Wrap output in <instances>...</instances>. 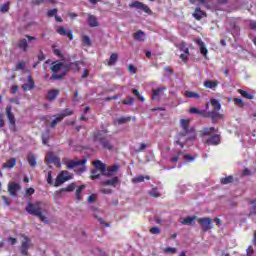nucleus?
I'll return each mask as SVG.
<instances>
[{
    "label": "nucleus",
    "instance_id": "f257e3e1",
    "mask_svg": "<svg viewBox=\"0 0 256 256\" xmlns=\"http://www.w3.org/2000/svg\"><path fill=\"white\" fill-rule=\"evenodd\" d=\"M191 119H181L180 127L183 130V133H179L176 136L175 145L179 149H183L185 145L189 147L195 139H197V133L193 127H190Z\"/></svg>",
    "mask_w": 256,
    "mask_h": 256
},
{
    "label": "nucleus",
    "instance_id": "f03ea898",
    "mask_svg": "<svg viewBox=\"0 0 256 256\" xmlns=\"http://www.w3.org/2000/svg\"><path fill=\"white\" fill-rule=\"evenodd\" d=\"M93 165L95 169L92 170V179H99L101 176L113 177V175L119 171V166L114 165L107 168L100 160L94 161Z\"/></svg>",
    "mask_w": 256,
    "mask_h": 256
},
{
    "label": "nucleus",
    "instance_id": "7ed1b4c3",
    "mask_svg": "<svg viewBox=\"0 0 256 256\" xmlns=\"http://www.w3.org/2000/svg\"><path fill=\"white\" fill-rule=\"evenodd\" d=\"M26 212L29 215H34V217H39L43 223H49V219L45 216L47 208H45V203L41 201L34 203L28 202L26 205Z\"/></svg>",
    "mask_w": 256,
    "mask_h": 256
},
{
    "label": "nucleus",
    "instance_id": "20e7f679",
    "mask_svg": "<svg viewBox=\"0 0 256 256\" xmlns=\"http://www.w3.org/2000/svg\"><path fill=\"white\" fill-rule=\"evenodd\" d=\"M202 137H209L206 140V143L209 145H219L221 143V135L217 134L215 127L204 128L202 130Z\"/></svg>",
    "mask_w": 256,
    "mask_h": 256
},
{
    "label": "nucleus",
    "instance_id": "39448f33",
    "mask_svg": "<svg viewBox=\"0 0 256 256\" xmlns=\"http://www.w3.org/2000/svg\"><path fill=\"white\" fill-rule=\"evenodd\" d=\"M71 179H73V174L69 173L67 170H63L56 177L54 187H61L63 183H67V181H71Z\"/></svg>",
    "mask_w": 256,
    "mask_h": 256
},
{
    "label": "nucleus",
    "instance_id": "423d86ee",
    "mask_svg": "<svg viewBox=\"0 0 256 256\" xmlns=\"http://www.w3.org/2000/svg\"><path fill=\"white\" fill-rule=\"evenodd\" d=\"M51 71H53L51 79H62L63 75H65V73L67 71V66H65V65H53L51 67Z\"/></svg>",
    "mask_w": 256,
    "mask_h": 256
},
{
    "label": "nucleus",
    "instance_id": "0eeeda50",
    "mask_svg": "<svg viewBox=\"0 0 256 256\" xmlns=\"http://www.w3.org/2000/svg\"><path fill=\"white\" fill-rule=\"evenodd\" d=\"M33 247V243L31 242V239L27 236H23L22 242H21V253L25 256L29 255V249Z\"/></svg>",
    "mask_w": 256,
    "mask_h": 256
},
{
    "label": "nucleus",
    "instance_id": "6e6552de",
    "mask_svg": "<svg viewBox=\"0 0 256 256\" xmlns=\"http://www.w3.org/2000/svg\"><path fill=\"white\" fill-rule=\"evenodd\" d=\"M47 165H55L56 167H61V159L55 156L53 152H48L45 157Z\"/></svg>",
    "mask_w": 256,
    "mask_h": 256
},
{
    "label": "nucleus",
    "instance_id": "1a4fd4ad",
    "mask_svg": "<svg viewBox=\"0 0 256 256\" xmlns=\"http://www.w3.org/2000/svg\"><path fill=\"white\" fill-rule=\"evenodd\" d=\"M129 7H132L134 9H139L140 11H143L144 13H147V15H151L153 12L151 11V8L147 6V4H144L139 1H134L131 4H129Z\"/></svg>",
    "mask_w": 256,
    "mask_h": 256
},
{
    "label": "nucleus",
    "instance_id": "9d476101",
    "mask_svg": "<svg viewBox=\"0 0 256 256\" xmlns=\"http://www.w3.org/2000/svg\"><path fill=\"white\" fill-rule=\"evenodd\" d=\"M69 115H73V111L66 109L63 111V113L58 114L56 118L51 122L50 126L55 127L57 123H61L65 117H69Z\"/></svg>",
    "mask_w": 256,
    "mask_h": 256
},
{
    "label": "nucleus",
    "instance_id": "9b49d317",
    "mask_svg": "<svg viewBox=\"0 0 256 256\" xmlns=\"http://www.w3.org/2000/svg\"><path fill=\"white\" fill-rule=\"evenodd\" d=\"M12 109L13 108L11 107V105H8L6 107V116L8 117L10 123L9 127L11 131H15V115L13 114Z\"/></svg>",
    "mask_w": 256,
    "mask_h": 256
},
{
    "label": "nucleus",
    "instance_id": "f8f14e48",
    "mask_svg": "<svg viewBox=\"0 0 256 256\" xmlns=\"http://www.w3.org/2000/svg\"><path fill=\"white\" fill-rule=\"evenodd\" d=\"M66 167L68 169H75V167H79L81 165H85L87 163V159L82 160H64Z\"/></svg>",
    "mask_w": 256,
    "mask_h": 256
},
{
    "label": "nucleus",
    "instance_id": "ddd939ff",
    "mask_svg": "<svg viewBox=\"0 0 256 256\" xmlns=\"http://www.w3.org/2000/svg\"><path fill=\"white\" fill-rule=\"evenodd\" d=\"M56 32L58 33V35H62L64 37H68V39L70 41H73V31L71 30H67L65 29V27L63 26H59L57 29H56Z\"/></svg>",
    "mask_w": 256,
    "mask_h": 256
},
{
    "label": "nucleus",
    "instance_id": "4468645a",
    "mask_svg": "<svg viewBox=\"0 0 256 256\" xmlns=\"http://www.w3.org/2000/svg\"><path fill=\"white\" fill-rule=\"evenodd\" d=\"M21 190V185L15 183V182H10L8 184V192L12 197H17V192Z\"/></svg>",
    "mask_w": 256,
    "mask_h": 256
},
{
    "label": "nucleus",
    "instance_id": "2eb2a0df",
    "mask_svg": "<svg viewBox=\"0 0 256 256\" xmlns=\"http://www.w3.org/2000/svg\"><path fill=\"white\" fill-rule=\"evenodd\" d=\"M119 183H120L119 177L115 176L111 179L103 180L101 182V185H103L104 187H117Z\"/></svg>",
    "mask_w": 256,
    "mask_h": 256
},
{
    "label": "nucleus",
    "instance_id": "dca6fc26",
    "mask_svg": "<svg viewBox=\"0 0 256 256\" xmlns=\"http://www.w3.org/2000/svg\"><path fill=\"white\" fill-rule=\"evenodd\" d=\"M198 223L201 225L203 231H209L212 228L210 218H199Z\"/></svg>",
    "mask_w": 256,
    "mask_h": 256
},
{
    "label": "nucleus",
    "instance_id": "f3484780",
    "mask_svg": "<svg viewBox=\"0 0 256 256\" xmlns=\"http://www.w3.org/2000/svg\"><path fill=\"white\" fill-rule=\"evenodd\" d=\"M27 78H28V81H27V83H24L22 85V89L24 91H31V90L35 89V82H33V78H31V75H28Z\"/></svg>",
    "mask_w": 256,
    "mask_h": 256
},
{
    "label": "nucleus",
    "instance_id": "a211bd4d",
    "mask_svg": "<svg viewBox=\"0 0 256 256\" xmlns=\"http://www.w3.org/2000/svg\"><path fill=\"white\" fill-rule=\"evenodd\" d=\"M87 23L89 27H99V21L97 20L96 16L93 14H87Z\"/></svg>",
    "mask_w": 256,
    "mask_h": 256
},
{
    "label": "nucleus",
    "instance_id": "6ab92c4d",
    "mask_svg": "<svg viewBox=\"0 0 256 256\" xmlns=\"http://www.w3.org/2000/svg\"><path fill=\"white\" fill-rule=\"evenodd\" d=\"M59 93H61L59 89H52L48 91L46 99H48V101H55V99H57V97L59 96Z\"/></svg>",
    "mask_w": 256,
    "mask_h": 256
},
{
    "label": "nucleus",
    "instance_id": "aec40b11",
    "mask_svg": "<svg viewBox=\"0 0 256 256\" xmlns=\"http://www.w3.org/2000/svg\"><path fill=\"white\" fill-rule=\"evenodd\" d=\"M196 43L200 47L201 55H203V57H205V59H207V53L209 51L207 50V47H205V43L203 42V40L197 39Z\"/></svg>",
    "mask_w": 256,
    "mask_h": 256
},
{
    "label": "nucleus",
    "instance_id": "412c9836",
    "mask_svg": "<svg viewBox=\"0 0 256 256\" xmlns=\"http://www.w3.org/2000/svg\"><path fill=\"white\" fill-rule=\"evenodd\" d=\"M212 119V121H217V119H221V113H219V110H213L210 112H206V116Z\"/></svg>",
    "mask_w": 256,
    "mask_h": 256
},
{
    "label": "nucleus",
    "instance_id": "4be33fe9",
    "mask_svg": "<svg viewBox=\"0 0 256 256\" xmlns=\"http://www.w3.org/2000/svg\"><path fill=\"white\" fill-rule=\"evenodd\" d=\"M192 15L197 19V21H201L203 17L207 16V14L204 11H202L201 8H195V12Z\"/></svg>",
    "mask_w": 256,
    "mask_h": 256
},
{
    "label": "nucleus",
    "instance_id": "5701e85b",
    "mask_svg": "<svg viewBox=\"0 0 256 256\" xmlns=\"http://www.w3.org/2000/svg\"><path fill=\"white\" fill-rule=\"evenodd\" d=\"M95 141H99L101 143V145H103V147H105L106 149H109V151H111V149H113V146L111 144H109V142L105 141V139L100 138L98 135H95Z\"/></svg>",
    "mask_w": 256,
    "mask_h": 256
},
{
    "label": "nucleus",
    "instance_id": "b1692460",
    "mask_svg": "<svg viewBox=\"0 0 256 256\" xmlns=\"http://www.w3.org/2000/svg\"><path fill=\"white\" fill-rule=\"evenodd\" d=\"M133 37L135 41H139L140 43H143V41H145V32H143L142 30H139L138 32L133 34Z\"/></svg>",
    "mask_w": 256,
    "mask_h": 256
},
{
    "label": "nucleus",
    "instance_id": "393cba45",
    "mask_svg": "<svg viewBox=\"0 0 256 256\" xmlns=\"http://www.w3.org/2000/svg\"><path fill=\"white\" fill-rule=\"evenodd\" d=\"M176 47L179 49V51H182L183 53H186L187 55H191L189 52V47H187V43L185 42H180L176 44Z\"/></svg>",
    "mask_w": 256,
    "mask_h": 256
},
{
    "label": "nucleus",
    "instance_id": "a878e982",
    "mask_svg": "<svg viewBox=\"0 0 256 256\" xmlns=\"http://www.w3.org/2000/svg\"><path fill=\"white\" fill-rule=\"evenodd\" d=\"M189 113L201 115V117H207V111L206 110H199L198 108L192 107L189 110Z\"/></svg>",
    "mask_w": 256,
    "mask_h": 256
},
{
    "label": "nucleus",
    "instance_id": "bb28decb",
    "mask_svg": "<svg viewBox=\"0 0 256 256\" xmlns=\"http://www.w3.org/2000/svg\"><path fill=\"white\" fill-rule=\"evenodd\" d=\"M17 164V159L11 158L2 165L3 169H13V166Z\"/></svg>",
    "mask_w": 256,
    "mask_h": 256
},
{
    "label": "nucleus",
    "instance_id": "cd10ccee",
    "mask_svg": "<svg viewBox=\"0 0 256 256\" xmlns=\"http://www.w3.org/2000/svg\"><path fill=\"white\" fill-rule=\"evenodd\" d=\"M71 191H75V183H72L70 185H68L66 188H62L59 191H57V195H61V193H71Z\"/></svg>",
    "mask_w": 256,
    "mask_h": 256
},
{
    "label": "nucleus",
    "instance_id": "c85d7f7f",
    "mask_svg": "<svg viewBox=\"0 0 256 256\" xmlns=\"http://www.w3.org/2000/svg\"><path fill=\"white\" fill-rule=\"evenodd\" d=\"M195 219H197L196 216H188L186 218H180V223H182V225H191V223H193Z\"/></svg>",
    "mask_w": 256,
    "mask_h": 256
},
{
    "label": "nucleus",
    "instance_id": "c756f323",
    "mask_svg": "<svg viewBox=\"0 0 256 256\" xmlns=\"http://www.w3.org/2000/svg\"><path fill=\"white\" fill-rule=\"evenodd\" d=\"M166 88H158L156 90H153L152 99L153 101L159 99L161 95H163V91H165Z\"/></svg>",
    "mask_w": 256,
    "mask_h": 256
},
{
    "label": "nucleus",
    "instance_id": "7c9ffc66",
    "mask_svg": "<svg viewBox=\"0 0 256 256\" xmlns=\"http://www.w3.org/2000/svg\"><path fill=\"white\" fill-rule=\"evenodd\" d=\"M18 47L22 49L24 52H27V50L29 49V44H27V39L24 38L19 40Z\"/></svg>",
    "mask_w": 256,
    "mask_h": 256
},
{
    "label": "nucleus",
    "instance_id": "2f4dec72",
    "mask_svg": "<svg viewBox=\"0 0 256 256\" xmlns=\"http://www.w3.org/2000/svg\"><path fill=\"white\" fill-rule=\"evenodd\" d=\"M183 158V152L177 151L175 154L172 155L170 161L171 163H178L179 159Z\"/></svg>",
    "mask_w": 256,
    "mask_h": 256
},
{
    "label": "nucleus",
    "instance_id": "473e14b6",
    "mask_svg": "<svg viewBox=\"0 0 256 256\" xmlns=\"http://www.w3.org/2000/svg\"><path fill=\"white\" fill-rule=\"evenodd\" d=\"M82 45L84 47H91V38L87 35L81 36Z\"/></svg>",
    "mask_w": 256,
    "mask_h": 256
},
{
    "label": "nucleus",
    "instance_id": "72a5a7b5",
    "mask_svg": "<svg viewBox=\"0 0 256 256\" xmlns=\"http://www.w3.org/2000/svg\"><path fill=\"white\" fill-rule=\"evenodd\" d=\"M27 161L31 167H35V165H37V160L35 158V155L32 153L28 154Z\"/></svg>",
    "mask_w": 256,
    "mask_h": 256
},
{
    "label": "nucleus",
    "instance_id": "f704fd0d",
    "mask_svg": "<svg viewBox=\"0 0 256 256\" xmlns=\"http://www.w3.org/2000/svg\"><path fill=\"white\" fill-rule=\"evenodd\" d=\"M83 189H85V185H81L77 188L76 190V199L77 201H81V199H83Z\"/></svg>",
    "mask_w": 256,
    "mask_h": 256
},
{
    "label": "nucleus",
    "instance_id": "c9c22d12",
    "mask_svg": "<svg viewBox=\"0 0 256 256\" xmlns=\"http://www.w3.org/2000/svg\"><path fill=\"white\" fill-rule=\"evenodd\" d=\"M238 93H240V95H242V97L245 99H255V96L247 91L239 89Z\"/></svg>",
    "mask_w": 256,
    "mask_h": 256
},
{
    "label": "nucleus",
    "instance_id": "e433bc0d",
    "mask_svg": "<svg viewBox=\"0 0 256 256\" xmlns=\"http://www.w3.org/2000/svg\"><path fill=\"white\" fill-rule=\"evenodd\" d=\"M204 86L207 89H215L217 87V82L211 81V80H207V81L204 82Z\"/></svg>",
    "mask_w": 256,
    "mask_h": 256
},
{
    "label": "nucleus",
    "instance_id": "4c0bfd02",
    "mask_svg": "<svg viewBox=\"0 0 256 256\" xmlns=\"http://www.w3.org/2000/svg\"><path fill=\"white\" fill-rule=\"evenodd\" d=\"M211 105L213 107V110L220 111L221 110V103L217 99L211 100Z\"/></svg>",
    "mask_w": 256,
    "mask_h": 256
},
{
    "label": "nucleus",
    "instance_id": "58836bf2",
    "mask_svg": "<svg viewBox=\"0 0 256 256\" xmlns=\"http://www.w3.org/2000/svg\"><path fill=\"white\" fill-rule=\"evenodd\" d=\"M145 179H148L149 180V176H136L134 178H132V183H143V181H145Z\"/></svg>",
    "mask_w": 256,
    "mask_h": 256
},
{
    "label": "nucleus",
    "instance_id": "ea45409f",
    "mask_svg": "<svg viewBox=\"0 0 256 256\" xmlns=\"http://www.w3.org/2000/svg\"><path fill=\"white\" fill-rule=\"evenodd\" d=\"M185 96L188 97V99H199V94L196 92H191V91H185L184 92Z\"/></svg>",
    "mask_w": 256,
    "mask_h": 256
},
{
    "label": "nucleus",
    "instance_id": "a19ab883",
    "mask_svg": "<svg viewBox=\"0 0 256 256\" xmlns=\"http://www.w3.org/2000/svg\"><path fill=\"white\" fill-rule=\"evenodd\" d=\"M182 159L187 163H193L195 161V156H191L190 154H182Z\"/></svg>",
    "mask_w": 256,
    "mask_h": 256
},
{
    "label": "nucleus",
    "instance_id": "79ce46f5",
    "mask_svg": "<svg viewBox=\"0 0 256 256\" xmlns=\"http://www.w3.org/2000/svg\"><path fill=\"white\" fill-rule=\"evenodd\" d=\"M118 125H124V123H129V121H131V117L127 116V117H121L118 118L117 120Z\"/></svg>",
    "mask_w": 256,
    "mask_h": 256
},
{
    "label": "nucleus",
    "instance_id": "37998d69",
    "mask_svg": "<svg viewBox=\"0 0 256 256\" xmlns=\"http://www.w3.org/2000/svg\"><path fill=\"white\" fill-rule=\"evenodd\" d=\"M150 195L151 197H161V192H159V189L157 188H152L150 190Z\"/></svg>",
    "mask_w": 256,
    "mask_h": 256
},
{
    "label": "nucleus",
    "instance_id": "c03bdc74",
    "mask_svg": "<svg viewBox=\"0 0 256 256\" xmlns=\"http://www.w3.org/2000/svg\"><path fill=\"white\" fill-rule=\"evenodd\" d=\"M232 182H233V176H228L226 178L221 179V183L223 185H229V183H232Z\"/></svg>",
    "mask_w": 256,
    "mask_h": 256
},
{
    "label": "nucleus",
    "instance_id": "a18cd8bd",
    "mask_svg": "<svg viewBox=\"0 0 256 256\" xmlns=\"http://www.w3.org/2000/svg\"><path fill=\"white\" fill-rule=\"evenodd\" d=\"M1 13H7L9 11V2L2 4L0 6Z\"/></svg>",
    "mask_w": 256,
    "mask_h": 256
},
{
    "label": "nucleus",
    "instance_id": "49530a36",
    "mask_svg": "<svg viewBox=\"0 0 256 256\" xmlns=\"http://www.w3.org/2000/svg\"><path fill=\"white\" fill-rule=\"evenodd\" d=\"M117 59H118V56L117 54H112L110 56V60H109V65H115V63H117Z\"/></svg>",
    "mask_w": 256,
    "mask_h": 256
},
{
    "label": "nucleus",
    "instance_id": "de8ad7c7",
    "mask_svg": "<svg viewBox=\"0 0 256 256\" xmlns=\"http://www.w3.org/2000/svg\"><path fill=\"white\" fill-rule=\"evenodd\" d=\"M190 3H192V5H207V0H190Z\"/></svg>",
    "mask_w": 256,
    "mask_h": 256
},
{
    "label": "nucleus",
    "instance_id": "09e8293b",
    "mask_svg": "<svg viewBox=\"0 0 256 256\" xmlns=\"http://www.w3.org/2000/svg\"><path fill=\"white\" fill-rule=\"evenodd\" d=\"M100 193H103L104 195H111L113 193V190L109 188H102L100 189Z\"/></svg>",
    "mask_w": 256,
    "mask_h": 256
},
{
    "label": "nucleus",
    "instance_id": "8fccbe9b",
    "mask_svg": "<svg viewBox=\"0 0 256 256\" xmlns=\"http://www.w3.org/2000/svg\"><path fill=\"white\" fill-rule=\"evenodd\" d=\"M150 233L152 235H159V233H161V230L159 229V227H153L150 229Z\"/></svg>",
    "mask_w": 256,
    "mask_h": 256
},
{
    "label": "nucleus",
    "instance_id": "3c124183",
    "mask_svg": "<svg viewBox=\"0 0 256 256\" xmlns=\"http://www.w3.org/2000/svg\"><path fill=\"white\" fill-rule=\"evenodd\" d=\"M147 149V144L141 143L139 144V147L136 149V152L139 153L140 151H145Z\"/></svg>",
    "mask_w": 256,
    "mask_h": 256
},
{
    "label": "nucleus",
    "instance_id": "603ef678",
    "mask_svg": "<svg viewBox=\"0 0 256 256\" xmlns=\"http://www.w3.org/2000/svg\"><path fill=\"white\" fill-rule=\"evenodd\" d=\"M133 98L132 97H128L127 99L123 100V104L124 105H133Z\"/></svg>",
    "mask_w": 256,
    "mask_h": 256
},
{
    "label": "nucleus",
    "instance_id": "864d4df0",
    "mask_svg": "<svg viewBox=\"0 0 256 256\" xmlns=\"http://www.w3.org/2000/svg\"><path fill=\"white\" fill-rule=\"evenodd\" d=\"M190 55L191 54H187V53L181 54L180 59H182V61H184V63H187V60L189 59Z\"/></svg>",
    "mask_w": 256,
    "mask_h": 256
},
{
    "label": "nucleus",
    "instance_id": "5fc2aeb1",
    "mask_svg": "<svg viewBox=\"0 0 256 256\" xmlns=\"http://www.w3.org/2000/svg\"><path fill=\"white\" fill-rule=\"evenodd\" d=\"M96 199H97V195L92 194L88 197V203H95Z\"/></svg>",
    "mask_w": 256,
    "mask_h": 256
},
{
    "label": "nucleus",
    "instance_id": "6e6d98bb",
    "mask_svg": "<svg viewBox=\"0 0 256 256\" xmlns=\"http://www.w3.org/2000/svg\"><path fill=\"white\" fill-rule=\"evenodd\" d=\"M133 93L136 97H138V99H140V101H145V99L143 97H141V94H139V90L134 89Z\"/></svg>",
    "mask_w": 256,
    "mask_h": 256
},
{
    "label": "nucleus",
    "instance_id": "4d7b16f0",
    "mask_svg": "<svg viewBox=\"0 0 256 256\" xmlns=\"http://www.w3.org/2000/svg\"><path fill=\"white\" fill-rule=\"evenodd\" d=\"M234 103H235V105H238L239 107H243V100H241L240 98H235Z\"/></svg>",
    "mask_w": 256,
    "mask_h": 256
},
{
    "label": "nucleus",
    "instance_id": "13d9d810",
    "mask_svg": "<svg viewBox=\"0 0 256 256\" xmlns=\"http://www.w3.org/2000/svg\"><path fill=\"white\" fill-rule=\"evenodd\" d=\"M48 17H53L55 15H57V9H52L50 11L47 12Z\"/></svg>",
    "mask_w": 256,
    "mask_h": 256
},
{
    "label": "nucleus",
    "instance_id": "bf43d9fd",
    "mask_svg": "<svg viewBox=\"0 0 256 256\" xmlns=\"http://www.w3.org/2000/svg\"><path fill=\"white\" fill-rule=\"evenodd\" d=\"M128 71H130V73H137V67H135V65H129Z\"/></svg>",
    "mask_w": 256,
    "mask_h": 256
},
{
    "label": "nucleus",
    "instance_id": "052dcab7",
    "mask_svg": "<svg viewBox=\"0 0 256 256\" xmlns=\"http://www.w3.org/2000/svg\"><path fill=\"white\" fill-rule=\"evenodd\" d=\"M38 60L39 61H45V54H43V51H40L38 54Z\"/></svg>",
    "mask_w": 256,
    "mask_h": 256
},
{
    "label": "nucleus",
    "instance_id": "680f3d73",
    "mask_svg": "<svg viewBox=\"0 0 256 256\" xmlns=\"http://www.w3.org/2000/svg\"><path fill=\"white\" fill-rule=\"evenodd\" d=\"M2 199L5 205H11V199L7 198V196H2Z\"/></svg>",
    "mask_w": 256,
    "mask_h": 256
},
{
    "label": "nucleus",
    "instance_id": "e2e57ef3",
    "mask_svg": "<svg viewBox=\"0 0 256 256\" xmlns=\"http://www.w3.org/2000/svg\"><path fill=\"white\" fill-rule=\"evenodd\" d=\"M165 252H166V253H176V252H177V249L168 247V248L165 249Z\"/></svg>",
    "mask_w": 256,
    "mask_h": 256
},
{
    "label": "nucleus",
    "instance_id": "0e129e2a",
    "mask_svg": "<svg viewBox=\"0 0 256 256\" xmlns=\"http://www.w3.org/2000/svg\"><path fill=\"white\" fill-rule=\"evenodd\" d=\"M8 243L10 245H15V243H17V239L10 237V238H8Z\"/></svg>",
    "mask_w": 256,
    "mask_h": 256
},
{
    "label": "nucleus",
    "instance_id": "69168bd1",
    "mask_svg": "<svg viewBox=\"0 0 256 256\" xmlns=\"http://www.w3.org/2000/svg\"><path fill=\"white\" fill-rule=\"evenodd\" d=\"M47 183H49V185L53 183V176L51 175V172L48 173Z\"/></svg>",
    "mask_w": 256,
    "mask_h": 256
},
{
    "label": "nucleus",
    "instance_id": "338daca9",
    "mask_svg": "<svg viewBox=\"0 0 256 256\" xmlns=\"http://www.w3.org/2000/svg\"><path fill=\"white\" fill-rule=\"evenodd\" d=\"M33 193H35V189L34 188H28L26 190V195H33Z\"/></svg>",
    "mask_w": 256,
    "mask_h": 256
},
{
    "label": "nucleus",
    "instance_id": "774afa93",
    "mask_svg": "<svg viewBox=\"0 0 256 256\" xmlns=\"http://www.w3.org/2000/svg\"><path fill=\"white\" fill-rule=\"evenodd\" d=\"M253 255V247L249 246V248L247 249V256H251Z\"/></svg>",
    "mask_w": 256,
    "mask_h": 256
}]
</instances>
